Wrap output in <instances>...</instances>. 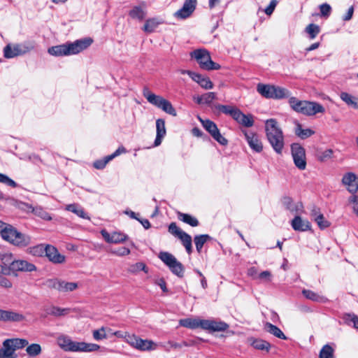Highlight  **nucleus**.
I'll list each match as a JSON object with an SVG mask.
<instances>
[{"label":"nucleus","instance_id":"46","mask_svg":"<svg viewBox=\"0 0 358 358\" xmlns=\"http://www.w3.org/2000/svg\"><path fill=\"white\" fill-rule=\"evenodd\" d=\"M252 345L257 350H266V352H268L271 348V344L268 342L262 339H254Z\"/></svg>","mask_w":358,"mask_h":358},{"label":"nucleus","instance_id":"53","mask_svg":"<svg viewBox=\"0 0 358 358\" xmlns=\"http://www.w3.org/2000/svg\"><path fill=\"white\" fill-rule=\"evenodd\" d=\"M29 253L34 256H42L45 251V246L43 244L37 245L34 247H31L28 249Z\"/></svg>","mask_w":358,"mask_h":358},{"label":"nucleus","instance_id":"19","mask_svg":"<svg viewBox=\"0 0 358 358\" xmlns=\"http://www.w3.org/2000/svg\"><path fill=\"white\" fill-rule=\"evenodd\" d=\"M101 234L104 240L109 243H123L128 238L126 234L117 231L110 234L106 229H103L101 231Z\"/></svg>","mask_w":358,"mask_h":358},{"label":"nucleus","instance_id":"49","mask_svg":"<svg viewBox=\"0 0 358 358\" xmlns=\"http://www.w3.org/2000/svg\"><path fill=\"white\" fill-rule=\"evenodd\" d=\"M306 32L308 34L309 38L314 39L320 31V27L315 24H310L306 28Z\"/></svg>","mask_w":358,"mask_h":358},{"label":"nucleus","instance_id":"13","mask_svg":"<svg viewBox=\"0 0 358 358\" xmlns=\"http://www.w3.org/2000/svg\"><path fill=\"white\" fill-rule=\"evenodd\" d=\"M25 316L13 310L0 309V322H21L24 321Z\"/></svg>","mask_w":358,"mask_h":358},{"label":"nucleus","instance_id":"6","mask_svg":"<svg viewBox=\"0 0 358 358\" xmlns=\"http://www.w3.org/2000/svg\"><path fill=\"white\" fill-rule=\"evenodd\" d=\"M257 91L266 99H280L289 97L290 92L279 86L259 83Z\"/></svg>","mask_w":358,"mask_h":358},{"label":"nucleus","instance_id":"18","mask_svg":"<svg viewBox=\"0 0 358 358\" xmlns=\"http://www.w3.org/2000/svg\"><path fill=\"white\" fill-rule=\"evenodd\" d=\"M69 348L68 351L71 352H94L99 348V345L94 343H87L84 342H75L69 343Z\"/></svg>","mask_w":358,"mask_h":358},{"label":"nucleus","instance_id":"14","mask_svg":"<svg viewBox=\"0 0 358 358\" xmlns=\"http://www.w3.org/2000/svg\"><path fill=\"white\" fill-rule=\"evenodd\" d=\"M34 46L33 45H30L29 46H24L22 47L21 45H15L12 46L10 45H7L3 48V54L6 58H13L18 55H21L25 54L29 50L34 49Z\"/></svg>","mask_w":358,"mask_h":358},{"label":"nucleus","instance_id":"10","mask_svg":"<svg viewBox=\"0 0 358 358\" xmlns=\"http://www.w3.org/2000/svg\"><path fill=\"white\" fill-rule=\"evenodd\" d=\"M203 128L210 134V136L220 145H227L228 141L220 132L216 124L210 120H201L199 118Z\"/></svg>","mask_w":358,"mask_h":358},{"label":"nucleus","instance_id":"15","mask_svg":"<svg viewBox=\"0 0 358 358\" xmlns=\"http://www.w3.org/2000/svg\"><path fill=\"white\" fill-rule=\"evenodd\" d=\"M341 182L350 193L356 194L358 192V178L354 173L348 172L344 174Z\"/></svg>","mask_w":358,"mask_h":358},{"label":"nucleus","instance_id":"44","mask_svg":"<svg viewBox=\"0 0 358 358\" xmlns=\"http://www.w3.org/2000/svg\"><path fill=\"white\" fill-rule=\"evenodd\" d=\"M11 347L15 349V351L17 349L24 348L28 345V341L24 338H9L6 339Z\"/></svg>","mask_w":358,"mask_h":358},{"label":"nucleus","instance_id":"30","mask_svg":"<svg viewBox=\"0 0 358 358\" xmlns=\"http://www.w3.org/2000/svg\"><path fill=\"white\" fill-rule=\"evenodd\" d=\"M302 294L307 299L315 302L325 303L328 301L325 296L310 289H303Z\"/></svg>","mask_w":358,"mask_h":358},{"label":"nucleus","instance_id":"35","mask_svg":"<svg viewBox=\"0 0 358 358\" xmlns=\"http://www.w3.org/2000/svg\"><path fill=\"white\" fill-rule=\"evenodd\" d=\"M340 98L347 105L350 106L355 109H358V98L344 92L340 94Z\"/></svg>","mask_w":358,"mask_h":358},{"label":"nucleus","instance_id":"41","mask_svg":"<svg viewBox=\"0 0 358 358\" xmlns=\"http://www.w3.org/2000/svg\"><path fill=\"white\" fill-rule=\"evenodd\" d=\"M210 239V236L208 234H202L196 236L194 241L196 245V249L199 253L201 252L203 245Z\"/></svg>","mask_w":358,"mask_h":358},{"label":"nucleus","instance_id":"55","mask_svg":"<svg viewBox=\"0 0 358 358\" xmlns=\"http://www.w3.org/2000/svg\"><path fill=\"white\" fill-rule=\"evenodd\" d=\"M168 230L170 234L178 238L185 233V231L177 226L176 222H171L169 226Z\"/></svg>","mask_w":358,"mask_h":358},{"label":"nucleus","instance_id":"16","mask_svg":"<svg viewBox=\"0 0 358 358\" xmlns=\"http://www.w3.org/2000/svg\"><path fill=\"white\" fill-rule=\"evenodd\" d=\"M196 0H185L182 7L175 13V17L180 19L189 17L194 11Z\"/></svg>","mask_w":358,"mask_h":358},{"label":"nucleus","instance_id":"24","mask_svg":"<svg viewBox=\"0 0 358 358\" xmlns=\"http://www.w3.org/2000/svg\"><path fill=\"white\" fill-rule=\"evenodd\" d=\"M266 139L277 154H282L285 146V137L283 134L272 136L266 138Z\"/></svg>","mask_w":358,"mask_h":358},{"label":"nucleus","instance_id":"38","mask_svg":"<svg viewBox=\"0 0 358 358\" xmlns=\"http://www.w3.org/2000/svg\"><path fill=\"white\" fill-rule=\"evenodd\" d=\"M315 134L310 129H303L301 124L298 123L295 128V134L301 139H306Z\"/></svg>","mask_w":358,"mask_h":358},{"label":"nucleus","instance_id":"25","mask_svg":"<svg viewBox=\"0 0 358 358\" xmlns=\"http://www.w3.org/2000/svg\"><path fill=\"white\" fill-rule=\"evenodd\" d=\"M291 224L295 231H306L311 228L310 223L307 220H302L299 215L294 217Z\"/></svg>","mask_w":358,"mask_h":358},{"label":"nucleus","instance_id":"52","mask_svg":"<svg viewBox=\"0 0 358 358\" xmlns=\"http://www.w3.org/2000/svg\"><path fill=\"white\" fill-rule=\"evenodd\" d=\"M26 352L29 356L35 357L41 352V347L39 344L33 343L27 346Z\"/></svg>","mask_w":358,"mask_h":358},{"label":"nucleus","instance_id":"7","mask_svg":"<svg viewBox=\"0 0 358 358\" xmlns=\"http://www.w3.org/2000/svg\"><path fill=\"white\" fill-rule=\"evenodd\" d=\"M191 57L194 58L199 66L204 70H218L220 65L212 61L209 52L206 49H197L191 52Z\"/></svg>","mask_w":358,"mask_h":358},{"label":"nucleus","instance_id":"61","mask_svg":"<svg viewBox=\"0 0 358 358\" xmlns=\"http://www.w3.org/2000/svg\"><path fill=\"white\" fill-rule=\"evenodd\" d=\"M58 342H59V346L64 349V350L66 351H68V348H69V343H71L72 341L69 339L68 338L66 337H60L59 339H58Z\"/></svg>","mask_w":358,"mask_h":358},{"label":"nucleus","instance_id":"45","mask_svg":"<svg viewBox=\"0 0 358 358\" xmlns=\"http://www.w3.org/2000/svg\"><path fill=\"white\" fill-rule=\"evenodd\" d=\"M159 24L160 22H158L157 19L150 18L145 21L143 29L145 32L152 33L155 30Z\"/></svg>","mask_w":358,"mask_h":358},{"label":"nucleus","instance_id":"34","mask_svg":"<svg viewBox=\"0 0 358 358\" xmlns=\"http://www.w3.org/2000/svg\"><path fill=\"white\" fill-rule=\"evenodd\" d=\"M177 215H178V218L180 221H182L192 227H197L199 224L198 220L189 214L178 212Z\"/></svg>","mask_w":358,"mask_h":358},{"label":"nucleus","instance_id":"62","mask_svg":"<svg viewBox=\"0 0 358 358\" xmlns=\"http://www.w3.org/2000/svg\"><path fill=\"white\" fill-rule=\"evenodd\" d=\"M203 103L210 104L214 99H216V94L215 92H208L202 95Z\"/></svg>","mask_w":358,"mask_h":358},{"label":"nucleus","instance_id":"42","mask_svg":"<svg viewBox=\"0 0 358 358\" xmlns=\"http://www.w3.org/2000/svg\"><path fill=\"white\" fill-rule=\"evenodd\" d=\"M129 15L131 18L141 21L145 18L146 13L141 7L135 6L129 11Z\"/></svg>","mask_w":358,"mask_h":358},{"label":"nucleus","instance_id":"58","mask_svg":"<svg viewBox=\"0 0 358 358\" xmlns=\"http://www.w3.org/2000/svg\"><path fill=\"white\" fill-rule=\"evenodd\" d=\"M110 160L108 159V156H107L103 159L95 161L93 166L96 169H103Z\"/></svg>","mask_w":358,"mask_h":358},{"label":"nucleus","instance_id":"56","mask_svg":"<svg viewBox=\"0 0 358 358\" xmlns=\"http://www.w3.org/2000/svg\"><path fill=\"white\" fill-rule=\"evenodd\" d=\"M314 220L317 222L318 227L321 229H326L328 227H329V225H330V222L329 221H327V220H325L323 214H322V213H319L318 216H317L315 217V220Z\"/></svg>","mask_w":358,"mask_h":358},{"label":"nucleus","instance_id":"36","mask_svg":"<svg viewBox=\"0 0 358 358\" xmlns=\"http://www.w3.org/2000/svg\"><path fill=\"white\" fill-rule=\"evenodd\" d=\"M28 210H31L34 215L45 220H50L52 218L43 208L41 206L34 207L31 205L27 204Z\"/></svg>","mask_w":358,"mask_h":358},{"label":"nucleus","instance_id":"23","mask_svg":"<svg viewBox=\"0 0 358 358\" xmlns=\"http://www.w3.org/2000/svg\"><path fill=\"white\" fill-rule=\"evenodd\" d=\"M282 203L287 210L293 214H299L303 211V206L302 202L298 201L294 203L289 196H284L282 199Z\"/></svg>","mask_w":358,"mask_h":358},{"label":"nucleus","instance_id":"60","mask_svg":"<svg viewBox=\"0 0 358 358\" xmlns=\"http://www.w3.org/2000/svg\"><path fill=\"white\" fill-rule=\"evenodd\" d=\"M94 338L96 341L101 340L106 338L105 329L101 327L99 329L94 330L93 332Z\"/></svg>","mask_w":358,"mask_h":358},{"label":"nucleus","instance_id":"31","mask_svg":"<svg viewBox=\"0 0 358 358\" xmlns=\"http://www.w3.org/2000/svg\"><path fill=\"white\" fill-rule=\"evenodd\" d=\"M0 358H16L15 349L10 346L6 340L3 341V347L0 348Z\"/></svg>","mask_w":358,"mask_h":358},{"label":"nucleus","instance_id":"28","mask_svg":"<svg viewBox=\"0 0 358 358\" xmlns=\"http://www.w3.org/2000/svg\"><path fill=\"white\" fill-rule=\"evenodd\" d=\"M190 78L200 86L206 90L212 89L213 87V83L207 77H203L199 73H189Z\"/></svg>","mask_w":358,"mask_h":358},{"label":"nucleus","instance_id":"59","mask_svg":"<svg viewBox=\"0 0 358 358\" xmlns=\"http://www.w3.org/2000/svg\"><path fill=\"white\" fill-rule=\"evenodd\" d=\"M321 15L323 17H329L331 11V7L328 3H323L320 5V6Z\"/></svg>","mask_w":358,"mask_h":358},{"label":"nucleus","instance_id":"32","mask_svg":"<svg viewBox=\"0 0 358 358\" xmlns=\"http://www.w3.org/2000/svg\"><path fill=\"white\" fill-rule=\"evenodd\" d=\"M264 329L266 331L273 334L278 338L282 340L287 339V336L283 334V332L277 326L272 324L270 322H266L264 324Z\"/></svg>","mask_w":358,"mask_h":358},{"label":"nucleus","instance_id":"21","mask_svg":"<svg viewBox=\"0 0 358 358\" xmlns=\"http://www.w3.org/2000/svg\"><path fill=\"white\" fill-rule=\"evenodd\" d=\"M264 128L266 138L283 134L278 121L274 118L266 120Z\"/></svg>","mask_w":358,"mask_h":358},{"label":"nucleus","instance_id":"51","mask_svg":"<svg viewBox=\"0 0 358 358\" xmlns=\"http://www.w3.org/2000/svg\"><path fill=\"white\" fill-rule=\"evenodd\" d=\"M4 275L3 266H0V287L5 289H10L13 287V283Z\"/></svg>","mask_w":358,"mask_h":358},{"label":"nucleus","instance_id":"9","mask_svg":"<svg viewBox=\"0 0 358 358\" xmlns=\"http://www.w3.org/2000/svg\"><path fill=\"white\" fill-rule=\"evenodd\" d=\"M291 153L294 165L299 170H305L306 168V158L304 148L299 143H292L291 145Z\"/></svg>","mask_w":358,"mask_h":358},{"label":"nucleus","instance_id":"37","mask_svg":"<svg viewBox=\"0 0 358 358\" xmlns=\"http://www.w3.org/2000/svg\"><path fill=\"white\" fill-rule=\"evenodd\" d=\"M66 210L75 213L80 217H82L83 219L90 220V217L84 211L83 208H81L80 206H79L78 204L73 203V204L67 205L66 207Z\"/></svg>","mask_w":358,"mask_h":358},{"label":"nucleus","instance_id":"17","mask_svg":"<svg viewBox=\"0 0 358 358\" xmlns=\"http://www.w3.org/2000/svg\"><path fill=\"white\" fill-rule=\"evenodd\" d=\"M243 132L250 148L257 152H261L263 150V145L259 136L252 131H243Z\"/></svg>","mask_w":358,"mask_h":358},{"label":"nucleus","instance_id":"8","mask_svg":"<svg viewBox=\"0 0 358 358\" xmlns=\"http://www.w3.org/2000/svg\"><path fill=\"white\" fill-rule=\"evenodd\" d=\"M159 258L169 266L173 274L180 278L183 277L184 266L172 254L168 252H161Z\"/></svg>","mask_w":358,"mask_h":358},{"label":"nucleus","instance_id":"50","mask_svg":"<svg viewBox=\"0 0 358 358\" xmlns=\"http://www.w3.org/2000/svg\"><path fill=\"white\" fill-rule=\"evenodd\" d=\"M140 271H143L145 273H148V268L146 265L143 262H137L131 265L128 271L131 273H136Z\"/></svg>","mask_w":358,"mask_h":358},{"label":"nucleus","instance_id":"26","mask_svg":"<svg viewBox=\"0 0 358 358\" xmlns=\"http://www.w3.org/2000/svg\"><path fill=\"white\" fill-rule=\"evenodd\" d=\"M156 129H157V136L154 142V145L155 147L159 146L162 141V138L166 135V128H165V122L162 119H158L156 121Z\"/></svg>","mask_w":358,"mask_h":358},{"label":"nucleus","instance_id":"11","mask_svg":"<svg viewBox=\"0 0 358 358\" xmlns=\"http://www.w3.org/2000/svg\"><path fill=\"white\" fill-rule=\"evenodd\" d=\"M128 342L131 346L141 351L155 350L157 346L153 341L142 339L135 335L129 336Z\"/></svg>","mask_w":358,"mask_h":358},{"label":"nucleus","instance_id":"63","mask_svg":"<svg viewBox=\"0 0 358 358\" xmlns=\"http://www.w3.org/2000/svg\"><path fill=\"white\" fill-rule=\"evenodd\" d=\"M113 253L117 256H126L130 254V250L126 247H120L116 250L113 251Z\"/></svg>","mask_w":358,"mask_h":358},{"label":"nucleus","instance_id":"57","mask_svg":"<svg viewBox=\"0 0 358 358\" xmlns=\"http://www.w3.org/2000/svg\"><path fill=\"white\" fill-rule=\"evenodd\" d=\"M0 182L8 185L10 187H17V183L7 176L0 173Z\"/></svg>","mask_w":358,"mask_h":358},{"label":"nucleus","instance_id":"29","mask_svg":"<svg viewBox=\"0 0 358 358\" xmlns=\"http://www.w3.org/2000/svg\"><path fill=\"white\" fill-rule=\"evenodd\" d=\"M0 260L3 265H0V266H3V272L5 275H10V268L13 262H15V259H13V255L11 253H3L0 255Z\"/></svg>","mask_w":358,"mask_h":358},{"label":"nucleus","instance_id":"54","mask_svg":"<svg viewBox=\"0 0 358 358\" xmlns=\"http://www.w3.org/2000/svg\"><path fill=\"white\" fill-rule=\"evenodd\" d=\"M343 320L348 324H350V323H352L354 328L358 329V316L357 315H356L354 313L345 314L343 316Z\"/></svg>","mask_w":358,"mask_h":358},{"label":"nucleus","instance_id":"47","mask_svg":"<svg viewBox=\"0 0 358 358\" xmlns=\"http://www.w3.org/2000/svg\"><path fill=\"white\" fill-rule=\"evenodd\" d=\"M334 348L329 344L324 345L321 349L319 358H334Z\"/></svg>","mask_w":358,"mask_h":358},{"label":"nucleus","instance_id":"22","mask_svg":"<svg viewBox=\"0 0 358 358\" xmlns=\"http://www.w3.org/2000/svg\"><path fill=\"white\" fill-rule=\"evenodd\" d=\"M229 325L223 322H217L210 320H203L201 328L213 331H223L227 329Z\"/></svg>","mask_w":358,"mask_h":358},{"label":"nucleus","instance_id":"4","mask_svg":"<svg viewBox=\"0 0 358 358\" xmlns=\"http://www.w3.org/2000/svg\"><path fill=\"white\" fill-rule=\"evenodd\" d=\"M289 103L294 110L306 115H314L316 113H323L325 111L324 108L318 103L300 101L296 97H290Z\"/></svg>","mask_w":358,"mask_h":358},{"label":"nucleus","instance_id":"2","mask_svg":"<svg viewBox=\"0 0 358 358\" xmlns=\"http://www.w3.org/2000/svg\"><path fill=\"white\" fill-rule=\"evenodd\" d=\"M0 235L3 240L18 248H26L31 243L30 236L19 231L11 224H8L1 231Z\"/></svg>","mask_w":358,"mask_h":358},{"label":"nucleus","instance_id":"5","mask_svg":"<svg viewBox=\"0 0 358 358\" xmlns=\"http://www.w3.org/2000/svg\"><path fill=\"white\" fill-rule=\"evenodd\" d=\"M143 95L152 105L162 109L166 113L176 116L177 113L171 103L161 96L152 93L148 87L143 90Z\"/></svg>","mask_w":358,"mask_h":358},{"label":"nucleus","instance_id":"64","mask_svg":"<svg viewBox=\"0 0 358 358\" xmlns=\"http://www.w3.org/2000/svg\"><path fill=\"white\" fill-rule=\"evenodd\" d=\"M278 1L276 0H271L269 5L265 8L264 12L267 15H271L276 7Z\"/></svg>","mask_w":358,"mask_h":358},{"label":"nucleus","instance_id":"12","mask_svg":"<svg viewBox=\"0 0 358 358\" xmlns=\"http://www.w3.org/2000/svg\"><path fill=\"white\" fill-rule=\"evenodd\" d=\"M36 270V266L22 259L15 260L14 262L11 264L10 268V274H14L17 275V272H31Z\"/></svg>","mask_w":358,"mask_h":358},{"label":"nucleus","instance_id":"20","mask_svg":"<svg viewBox=\"0 0 358 358\" xmlns=\"http://www.w3.org/2000/svg\"><path fill=\"white\" fill-rule=\"evenodd\" d=\"M45 256L54 264H62L65 262V256L61 255L57 249L50 245L45 246Z\"/></svg>","mask_w":358,"mask_h":358},{"label":"nucleus","instance_id":"1","mask_svg":"<svg viewBox=\"0 0 358 358\" xmlns=\"http://www.w3.org/2000/svg\"><path fill=\"white\" fill-rule=\"evenodd\" d=\"M91 38H84L72 43L52 46L48 48V52L55 57L69 56L78 54L87 49L92 43Z\"/></svg>","mask_w":358,"mask_h":358},{"label":"nucleus","instance_id":"3","mask_svg":"<svg viewBox=\"0 0 358 358\" xmlns=\"http://www.w3.org/2000/svg\"><path fill=\"white\" fill-rule=\"evenodd\" d=\"M215 108L220 112L231 116L238 124L245 127H251L255 123V117L248 113L244 114L239 108L234 106L216 104Z\"/></svg>","mask_w":358,"mask_h":358},{"label":"nucleus","instance_id":"43","mask_svg":"<svg viewBox=\"0 0 358 358\" xmlns=\"http://www.w3.org/2000/svg\"><path fill=\"white\" fill-rule=\"evenodd\" d=\"M179 239L181 241L183 246L185 248L187 252L189 255L191 254L192 252V240L190 235L185 232L182 234Z\"/></svg>","mask_w":358,"mask_h":358},{"label":"nucleus","instance_id":"39","mask_svg":"<svg viewBox=\"0 0 358 358\" xmlns=\"http://www.w3.org/2000/svg\"><path fill=\"white\" fill-rule=\"evenodd\" d=\"M334 151L332 149H327L325 150H317L315 157L320 162H325L333 157Z\"/></svg>","mask_w":358,"mask_h":358},{"label":"nucleus","instance_id":"40","mask_svg":"<svg viewBox=\"0 0 358 358\" xmlns=\"http://www.w3.org/2000/svg\"><path fill=\"white\" fill-rule=\"evenodd\" d=\"M78 288V283L66 282L62 280H59V292H72Z\"/></svg>","mask_w":358,"mask_h":358},{"label":"nucleus","instance_id":"33","mask_svg":"<svg viewBox=\"0 0 358 358\" xmlns=\"http://www.w3.org/2000/svg\"><path fill=\"white\" fill-rule=\"evenodd\" d=\"M202 320H203L194 318H185L180 320L179 321V323L182 327L194 329L198 327L201 328Z\"/></svg>","mask_w":358,"mask_h":358},{"label":"nucleus","instance_id":"48","mask_svg":"<svg viewBox=\"0 0 358 358\" xmlns=\"http://www.w3.org/2000/svg\"><path fill=\"white\" fill-rule=\"evenodd\" d=\"M42 285L49 289H59V279L58 278H48L44 280Z\"/></svg>","mask_w":358,"mask_h":358},{"label":"nucleus","instance_id":"27","mask_svg":"<svg viewBox=\"0 0 358 358\" xmlns=\"http://www.w3.org/2000/svg\"><path fill=\"white\" fill-rule=\"evenodd\" d=\"M69 311L70 310L69 308H62L55 306H51L44 308L45 315L43 317H45L48 315H53L55 317L63 316L68 314Z\"/></svg>","mask_w":358,"mask_h":358}]
</instances>
